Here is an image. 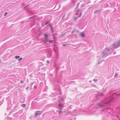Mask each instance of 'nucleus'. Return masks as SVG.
<instances>
[{
    "label": "nucleus",
    "instance_id": "1",
    "mask_svg": "<svg viewBox=\"0 0 120 120\" xmlns=\"http://www.w3.org/2000/svg\"><path fill=\"white\" fill-rule=\"evenodd\" d=\"M120 45V41L118 42L114 43L113 46V47L114 48H116Z\"/></svg>",
    "mask_w": 120,
    "mask_h": 120
},
{
    "label": "nucleus",
    "instance_id": "2",
    "mask_svg": "<svg viewBox=\"0 0 120 120\" xmlns=\"http://www.w3.org/2000/svg\"><path fill=\"white\" fill-rule=\"evenodd\" d=\"M41 114V112L38 111L36 112L35 115L36 116H38L40 115Z\"/></svg>",
    "mask_w": 120,
    "mask_h": 120
},
{
    "label": "nucleus",
    "instance_id": "3",
    "mask_svg": "<svg viewBox=\"0 0 120 120\" xmlns=\"http://www.w3.org/2000/svg\"><path fill=\"white\" fill-rule=\"evenodd\" d=\"M80 35H81V36L82 37H84L85 36V35L84 34V33H81L80 34Z\"/></svg>",
    "mask_w": 120,
    "mask_h": 120
},
{
    "label": "nucleus",
    "instance_id": "4",
    "mask_svg": "<svg viewBox=\"0 0 120 120\" xmlns=\"http://www.w3.org/2000/svg\"><path fill=\"white\" fill-rule=\"evenodd\" d=\"M49 42L51 43H52L53 42V41L52 40H49Z\"/></svg>",
    "mask_w": 120,
    "mask_h": 120
},
{
    "label": "nucleus",
    "instance_id": "5",
    "mask_svg": "<svg viewBox=\"0 0 120 120\" xmlns=\"http://www.w3.org/2000/svg\"><path fill=\"white\" fill-rule=\"evenodd\" d=\"M45 36L46 38V40H47V38H48V36H47V34H45Z\"/></svg>",
    "mask_w": 120,
    "mask_h": 120
},
{
    "label": "nucleus",
    "instance_id": "6",
    "mask_svg": "<svg viewBox=\"0 0 120 120\" xmlns=\"http://www.w3.org/2000/svg\"><path fill=\"white\" fill-rule=\"evenodd\" d=\"M20 57V56H15V58L16 59H18Z\"/></svg>",
    "mask_w": 120,
    "mask_h": 120
},
{
    "label": "nucleus",
    "instance_id": "7",
    "mask_svg": "<svg viewBox=\"0 0 120 120\" xmlns=\"http://www.w3.org/2000/svg\"><path fill=\"white\" fill-rule=\"evenodd\" d=\"M22 106L23 107H25L26 106V105H25V104H23L22 105Z\"/></svg>",
    "mask_w": 120,
    "mask_h": 120
},
{
    "label": "nucleus",
    "instance_id": "8",
    "mask_svg": "<svg viewBox=\"0 0 120 120\" xmlns=\"http://www.w3.org/2000/svg\"><path fill=\"white\" fill-rule=\"evenodd\" d=\"M22 58H20L18 60L19 61H21V60H22Z\"/></svg>",
    "mask_w": 120,
    "mask_h": 120
},
{
    "label": "nucleus",
    "instance_id": "9",
    "mask_svg": "<svg viewBox=\"0 0 120 120\" xmlns=\"http://www.w3.org/2000/svg\"><path fill=\"white\" fill-rule=\"evenodd\" d=\"M7 14V12H6L4 14V15L5 16H6Z\"/></svg>",
    "mask_w": 120,
    "mask_h": 120
},
{
    "label": "nucleus",
    "instance_id": "10",
    "mask_svg": "<svg viewBox=\"0 0 120 120\" xmlns=\"http://www.w3.org/2000/svg\"><path fill=\"white\" fill-rule=\"evenodd\" d=\"M98 11H94V13H97V12H98Z\"/></svg>",
    "mask_w": 120,
    "mask_h": 120
},
{
    "label": "nucleus",
    "instance_id": "11",
    "mask_svg": "<svg viewBox=\"0 0 120 120\" xmlns=\"http://www.w3.org/2000/svg\"><path fill=\"white\" fill-rule=\"evenodd\" d=\"M59 106L60 107H61L62 106V105L61 104H59Z\"/></svg>",
    "mask_w": 120,
    "mask_h": 120
},
{
    "label": "nucleus",
    "instance_id": "12",
    "mask_svg": "<svg viewBox=\"0 0 120 120\" xmlns=\"http://www.w3.org/2000/svg\"><path fill=\"white\" fill-rule=\"evenodd\" d=\"M117 74H116L115 75V77H116L117 76Z\"/></svg>",
    "mask_w": 120,
    "mask_h": 120
},
{
    "label": "nucleus",
    "instance_id": "13",
    "mask_svg": "<svg viewBox=\"0 0 120 120\" xmlns=\"http://www.w3.org/2000/svg\"><path fill=\"white\" fill-rule=\"evenodd\" d=\"M49 62V60H47V63H48Z\"/></svg>",
    "mask_w": 120,
    "mask_h": 120
},
{
    "label": "nucleus",
    "instance_id": "14",
    "mask_svg": "<svg viewBox=\"0 0 120 120\" xmlns=\"http://www.w3.org/2000/svg\"><path fill=\"white\" fill-rule=\"evenodd\" d=\"M20 82L21 83H23V82L22 81H20Z\"/></svg>",
    "mask_w": 120,
    "mask_h": 120
},
{
    "label": "nucleus",
    "instance_id": "15",
    "mask_svg": "<svg viewBox=\"0 0 120 120\" xmlns=\"http://www.w3.org/2000/svg\"><path fill=\"white\" fill-rule=\"evenodd\" d=\"M79 10H78L77 11V12H79Z\"/></svg>",
    "mask_w": 120,
    "mask_h": 120
},
{
    "label": "nucleus",
    "instance_id": "16",
    "mask_svg": "<svg viewBox=\"0 0 120 120\" xmlns=\"http://www.w3.org/2000/svg\"><path fill=\"white\" fill-rule=\"evenodd\" d=\"M74 32V31H73L72 32V33H73Z\"/></svg>",
    "mask_w": 120,
    "mask_h": 120
},
{
    "label": "nucleus",
    "instance_id": "17",
    "mask_svg": "<svg viewBox=\"0 0 120 120\" xmlns=\"http://www.w3.org/2000/svg\"><path fill=\"white\" fill-rule=\"evenodd\" d=\"M65 45H64V46H65Z\"/></svg>",
    "mask_w": 120,
    "mask_h": 120
},
{
    "label": "nucleus",
    "instance_id": "18",
    "mask_svg": "<svg viewBox=\"0 0 120 120\" xmlns=\"http://www.w3.org/2000/svg\"><path fill=\"white\" fill-rule=\"evenodd\" d=\"M115 46H116V45H115Z\"/></svg>",
    "mask_w": 120,
    "mask_h": 120
},
{
    "label": "nucleus",
    "instance_id": "19",
    "mask_svg": "<svg viewBox=\"0 0 120 120\" xmlns=\"http://www.w3.org/2000/svg\"><path fill=\"white\" fill-rule=\"evenodd\" d=\"M95 81H96V80H95Z\"/></svg>",
    "mask_w": 120,
    "mask_h": 120
},
{
    "label": "nucleus",
    "instance_id": "20",
    "mask_svg": "<svg viewBox=\"0 0 120 120\" xmlns=\"http://www.w3.org/2000/svg\"><path fill=\"white\" fill-rule=\"evenodd\" d=\"M95 81H96V80H95Z\"/></svg>",
    "mask_w": 120,
    "mask_h": 120
},
{
    "label": "nucleus",
    "instance_id": "21",
    "mask_svg": "<svg viewBox=\"0 0 120 120\" xmlns=\"http://www.w3.org/2000/svg\"><path fill=\"white\" fill-rule=\"evenodd\" d=\"M95 81H96V80H95Z\"/></svg>",
    "mask_w": 120,
    "mask_h": 120
}]
</instances>
